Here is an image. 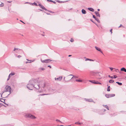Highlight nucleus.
Segmentation results:
<instances>
[{
    "label": "nucleus",
    "instance_id": "nucleus-1",
    "mask_svg": "<svg viewBox=\"0 0 126 126\" xmlns=\"http://www.w3.org/2000/svg\"><path fill=\"white\" fill-rule=\"evenodd\" d=\"M36 80H32L29 81V83L27 85V88L30 90H32L33 88V84L35 83Z\"/></svg>",
    "mask_w": 126,
    "mask_h": 126
},
{
    "label": "nucleus",
    "instance_id": "nucleus-2",
    "mask_svg": "<svg viewBox=\"0 0 126 126\" xmlns=\"http://www.w3.org/2000/svg\"><path fill=\"white\" fill-rule=\"evenodd\" d=\"M4 89L5 90V91H6V92L8 91L10 93L8 95L11 93V88L10 86L8 85H6Z\"/></svg>",
    "mask_w": 126,
    "mask_h": 126
},
{
    "label": "nucleus",
    "instance_id": "nucleus-3",
    "mask_svg": "<svg viewBox=\"0 0 126 126\" xmlns=\"http://www.w3.org/2000/svg\"><path fill=\"white\" fill-rule=\"evenodd\" d=\"M24 116L26 117L30 118L32 119H34L36 117L30 114L26 113L25 114Z\"/></svg>",
    "mask_w": 126,
    "mask_h": 126
},
{
    "label": "nucleus",
    "instance_id": "nucleus-4",
    "mask_svg": "<svg viewBox=\"0 0 126 126\" xmlns=\"http://www.w3.org/2000/svg\"><path fill=\"white\" fill-rule=\"evenodd\" d=\"M35 80H36V81H35V83L33 84V88L34 87V88H35L36 89H38L40 88L39 85L38 84H35V83H36V81L37 82H38V81H37V79H35Z\"/></svg>",
    "mask_w": 126,
    "mask_h": 126
},
{
    "label": "nucleus",
    "instance_id": "nucleus-5",
    "mask_svg": "<svg viewBox=\"0 0 126 126\" xmlns=\"http://www.w3.org/2000/svg\"><path fill=\"white\" fill-rule=\"evenodd\" d=\"M41 62L43 63H47L50 62L51 60H50L49 59H46L45 60H42V59H41Z\"/></svg>",
    "mask_w": 126,
    "mask_h": 126
},
{
    "label": "nucleus",
    "instance_id": "nucleus-6",
    "mask_svg": "<svg viewBox=\"0 0 126 126\" xmlns=\"http://www.w3.org/2000/svg\"><path fill=\"white\" fill-rule=\"evenodd\" d=\"M62 78V77H60L57 78H55V79L56 80H57L58 81H60Z\"/></svg>",
    "mask_w": 126,
    "mask_h": 126
},
{
    "label": "nucleus",
    "instance_id": "nucleus-7",
    "mask_svg": "<svg viewBox=\"0 0 126 126\" xmlns=\"http://www.w3.org/2000/svg\"><path fill=\"white\" fill-rule=\"evenodd\" d=\"M84 100L85 101L88 102H93V100L91 98L88 99L84 98Z\"/></svg>",
    "mask_w": 126,
    "mask_h": 126
},
{
    "label": "nucleus",
    "instance_id": "nucleus-8",
    "mask_svg": "<svg viewBox=\"0 0 126 126\" xmlns=\"http://www.w3.org/2000/svg\"><path fill=\"white\" fill-rule=\"evenodd\" d=\"M73 76L71 74L70 75L67 76V80H69H69H70L71 79H73V77H72V78H71L70 77V76Z\"/></svg>",
    "mask_w": 126,
    "mask_h": 126
},
{
    "label": "nucleus",
    "instance_id": "nucleus-9",
    "mask_svg": "<svg viewBox=\"0 0 126 126\" xmlns=\"http://www.w3.org/2000/svg\"><path fill=\"white\" fill-rule=\"evenodd\" d=\"M95 48L96 49L97 51H100V52H101L102 53V54L103 52H102L101 51V49L100 48H99L96 46L95 47Z\"/></svg>",
    "mask_w": 126,
    "mask_h": 126
},
{
    "label": "nucleus",
    "instance_id": "nucleus-10",
    "mask_svg": "<svg viewBox=\"0 0 126 126\" xmlns=\"http://www.w3.org/2000/svg\"><path fill=\"white\" fill-rule=\"evenodd\" d=\"M40 87L41 88H44L45 86V83H44V82H42V84H40Z\"/></svg>",
    "mask_w": 126,
    "mask_h": 126
},
{
    "label": "nucleus",
    "instance_id": "nucleus-11",
    "mask_svg": "<svg viewBox=\"0 0 126 126\" xmlns=\"http://www.w3.org/2000/svg\"><path fill=\"white\" fill-rule=\"evenodd\" d=\"M101 74H98L97 75V76L98 77L97 79H101L102 77H101Z\"/></svg>",
    "mask_w": 126,
    "mask_h": 126
},
{
    "label": "nucleus",
    "instance_id": "nucleus-12",
    "mask_svg": "<svg viewBox=\"0 0 126 126\" xmlns=\"http://www.w3.org/2000/svg\"><path fill=\"white\" fill-rule=\"evenodd\" d=\"M93 17L95 19V20H96V21H97L98 22V23H100V21L99 20V19L96 18L95 17V16H94V15H93Z\"/></svg>",
    "mask_w": 126,
    "mask_h": 126
},
{
    "label": "nucleus",
    "instance_id": "nucleus-13",
    "mask_svg": "<svg viewBox=\"0 0 126 126\" xmlns=\"http://www.w3.org/2000/svg\"><path fill=\"white\" fill-rule=\"evenodd\" d=\"M95 14L97 16L100 17V15L99 14V13L97 11H95L94 12Z\"/></svg>",
    "mask_w": 126,
    "mask_h": 126
},
{
    "label": "nucleus",
    "instance_id": "nucleus-14",
    "mask_svg": "<svg viewBox=\"0 0 126 126\" xmlns=\"http://www.w3.org/2000/svg\"><path fill=\"white\" fill-rule=\"evenodd\" d=\"M88 9L90 11L92 12H94V9L92 8H88Z\"/></svg>",
    "mask_w": 126,
    "mask_h": 126
},
{
    "label": "nucleus",
    "instance_id": "nucleus-15",
    "mask_svg": "<svg viewBox=\"0 0 126 126\" xmlns=\"http://www.w3.org/2000/svg\"><path fill=\"white\" fill-rule=\"evenodd\" d=\"M121 70L126 72V69L124 67H123L121 69Z\"/></svg>",
    "mask_w": 126,
    "mask_h": 126
},
{
    "label": "nucleus",
    "instance_id": "nucleus-16",
    "mask_svg": "<svg viewBox=\"0 0 126 126\" xmlns=\"http://www.w3.org/2000/svg\"><path fill=\"white\" fill-rule=\"evenodd\" d=\"M81 12L82 13L84 14H85L86 13V11L83 9H82V10Z\"/></svg>",
    "mask_w": 126,
    "mask_h": 126
},
{
    "label": "nucleus",
    "instance_id": "nucleus-17",
    "mask_svg": "<svg viewBox=\"0 0 126 126\" xmlns=\"http://www.w3.org/2000/svg\"><path fill=\"white\" fill-rule=\"evenodd\" d=\"M105 96L107 98H109V97H110V94H106L105 95Z\"/></svg>",
    "mask_w": 126,
    "mask_h": 126
},
{
    "label": "nucleus",
    "instance_id": "nucleus-18",
    "mask_svg": "<svg viewBox=\"0 0 126 126\" xmlns=\"http://www.w3.org/2000/svg\"><path fill=\"white\" fill-rule=\"evenodd\" d=\"M40 8H42V9L45 10H47V9L42 5L41 6Z\"/></svg>",
    "mask_w": 126,
    "mask_h": 126
},
{
    "label": "nucleus",
    "instance_id": "nucleus-19",
    "mask_svg": "<svg viewBox=\"0 0 126 126\" xmlns=\"http://www.w3.org/2000/svg\"><path fill=\"white\" fill-rule=\"evenodd\" d=\"M5 100H4L3 98H0V101L1 102H3V103L5 101Z\"/></svg>",
    "mask_w": 126,
    "mask_h": 126
},
{
    "label": "nucleus",
    "instance_id": "nucleus-20",
    "mask_svg": "<svg viewBox=\"0 0 126 126\" xmlns=\"http://www.w3.org/2000/svg\"><path fill=\"white\" fill-rule=\"evenodd\" d=\"M63 80L64 81V82H69V80H65V77H64L63 79Z\"/></svg>",
    "mask_w": 126,
    "mask_h": 126
},
{
    "label": "nucleus",
    "instance_id": "nucleus-21",
    "mask_svg": "<svg viewBox=\"0 0 126 126\" xmlns=\"http://www.w3.org/2000/svg\"><path fill=\"white\" fill-rule=\"evenodd\" d=\"M103 106H104L105 108H106L108 110H109V108L108 106L107 105H103Z\"/></svg>",
    "mask_w": 126,
    "mask_h": 126
},
{
    "label": "nucleus",
    "instance_id": "nucleus-22",
    "mask_svg": "<svg viewBox=\"0 0 126 126\" xmlns=\"http://www.w3.org/2000/svg\"><path fill=\"white\" fill-rule=\"evenodd\" d=\"M75 124H79L80 125L81 124H82V123H79V122H76L75 123Z\"/></svg>",
    "mask_w": 126,
    "mask_h": 126
},
{
    "label": "nucleus",
    "instance_id": "nucleus-23",
    "mask_svg": "<svg viewBox=\"0 0 126 126\" xmlns=\"http://www.w3.org/2000/svg\"><path fill=\"white\" fill-rule=\"evenodd\" d=\"M116 83H117L119 85H121L122 84L121 83L119 82H116Z\"/></svg>",
    "mask_w": 126,
    "mask_h": 126
},
{
    "label": "nucleus",
    "instance_id": "nucleus-24",
    "mask_svg": "<svg viewBox=\"0 0 126 126\" xmlns=\"http://www.w3.org/2000/svg\"><path fill=\"white\" fill-rule=\"evenodd\" d=\"M94 84H101V83L98 81H96V82L94 83Z\"/></svg>",
    "mask_w": 126,
    "mask_h": 126
},
{
    "label": "nucleus",
    "instance_id": "nucleus-25",
    "mask_svg": "<svg viewBox=\"0 0 126 126\" xmlns=\"http://www.w3.org/2000/svg\"><path fill=\"white\" fill-rule=\"evenodd\" d=\"M4 5V3L1 2V4H0V7H3Z\"/></svg>",
    "mask_w": 126,
    "mask_h": 126
},
{
    "label": "nucleus",
    "instance_id": "nucleus-26",
    "mask_svg": "<svg viewBox=\"0 0 126 126\" xmlns=\"http://www.w3.org/2000/svg\"><path fill=\"white\" fill-rule=\"evenodd\" d=\"M113 82L114 80L112 79L110 80L109 81V82L110 83H112Z\"/></svg>",
    "mask_w": 126,
    "mask_h": 126
},
{
    "label": "nucleus",
    "instance_id": "nucleus-27",
    "mask_svg": "<svg viewBox=\"0 0 126 126\" xmlns=\"http://www.w3.org/2000/svg\"><path fill=\"white\" fill-rule=\"evenodd\" d=\"M110 86H108V88H107V91H108L109 92L110 91Z\"/></svg>",
    "mask_w": 126,
    "mask_h": 126
},
{
    "label": "nucleus",
    "instance_id": "nucleus-28",
    "mask_svg": "<svg viewBox=\"0 0 126 126\" xmlns=\"http://www.w3.org/2000/svg\"><path fill=\"white\" fill-rule=\"evenodd\" d=\"M76 81H78V82H81L82 81V80H79V79H76Z\"/></svg>",
    "mask_w": 126,
    "mask_h": 126
},
{
    "label": "nucleus",
    "instance_id": "nucleus-29",
    "mask_svg": "<svg viewBox=\"0 0 126 126\" xmlns=\"http://www.w3.org/2000/svg\"><path fill=\"white\" fill-rule=\"evenodd\" d=\"M115 96V94H110V97H113Z\"/></svg>",
    "mask_w": 126,
    "mask_h": 126
},
{
    "label": "nucleus",
    "instance_id": "nucleus-30",
    "mask_svg": "<svg viewBox=\"0 0 126 126\" xmlns=\"http://www.w3.org/2000/svg\"><path fill=\"white\" fill-rule=\"evenodd\" d=\"M15 75V73H10L9 75H10V76H13V75Z\"/></svg>",
    "mask_w": 126,
    "mask_h": 126
},
{
    "label": "nucleus",
    "instance_id": "nucleus-31",
    "mask_svg": "<svg viewBox=\"0 0 126 126\" xmlns=\"http://www.w3.org/2000/svg\"><path fill=\"white\" fill-rule=\"evenodd\" d=\"M70 41L71 42H73L74 41V40L72 38H71V39Z\"/></svg>",
    "mask_w": 126,
    "mask_h": 126
},
{
    "label": "nucleus",
    "instance_id": "nucleus-32",
    "mask_svg": "<svg viewBox=\"0 0 126 126\" xmlns=\"http://www.w3.org/2000/svg\"><path fill=\"white\" fill-rule=\"evenodd\" d=\"M57 2H58L59 3H61L62 2V1H60V0H58L57 1Z\"/></svg>",
    "mask_w": 126,
    "mask_h": 126
},
{
    "label": "nucleus",
    "instance_id": "nucleus-33",
    "mask_svg": "<svg viewBox=\"0 0 126 126\" xmlns=\"http://www.w3.org/2000/svg\"><path fill=\"white\" fill-rule=\"evenodd\" d=\"M56 121H57L58 122H61V121L59 120L58 119H56Z\"/></svg>",
    "mask_w": 126,
    "mask_h": 126
},
{
    "label": "nucleus",
    "instance_id": "nucleus-34",
    "mask_svg": "<svg viewBox=\"0 0 126 126\" xmlns=\"http://www.w3.org/2000/svg\"><path fill=\"white\" fill-rule=\"evenodd\" d=\"M10 77H11V76H10V75H9V76H8V79H7V80H8L10 78Z\"/></svg>",
    "mask_w": 126,
    "mask_h": 126
},
{
    "label": "nucleus",
    "instance_id": "nucleus-35",
    "mask_svg": "<svg viewBox=\"0 0 126 126\" xmlns=\"http://www.w3.org/2000/svg\"><path fill=\"white\" fill-rule=\"evenodd\" d=\"M117 77V76L116 75H114L113 78H115Z\"/></svg>",
    "mask_w": 126,
    "mask_h": 126
},
{
    "label": "nucleus",
    "instance_id": "nucleus-36",
    "mask_svg": "<svg viewBox=\"0 0 126 126\" xmlns=\"http://www.w3.org/2000/svg\"><path fill=\"white\" fill-rule=\"evenodd\" d=\"M108 77L110 78H111L112 79H113V77L112 76H110V75H109L108 76Z\"/></svg>",
    "mask_w": 126,
    "mask_h": 126
},
{
    "label": "nucleus",
    "instance_id": "nucleus-37",
    "mask_svg": "<svg viewBox=\"0 0 126 126\" xmlns=\"http://www.w3.org/2000/svg\"><path fill=\"white\" fill-rule=\"evenodd\" d=\"M73 76V78H78V77L77 76Z\"/></svg>",
    "mask_w": 126,
    "mask_h": 126
},
{
    "label": "nucleus",
    "instance_id": "nucleus-38",
    "mask_svg": "<svg viewBox=\"0 0 126 126\" xmlns=\"http://www.w3.org/2000/svg\"><path fill=\"white\" fill-rule=\"evenodd\" d=\"M6 91H5V90L4 89V90L3 91H2L1 93L3 94L5 92H6Z\"/></svg>",
    "mask_w": 126,
    "mask_h": 126
},
{
    "label": "nucleus",
    "instance_id": "nucleus-39",
    "mask_svg": "<svg viewBox=\"0 0 126 126\" xmlns=\"http://www.w3.org/2000/svg\"><path fill=\"white\" fill-rule=\"evenodd\" d=\"M109 68L111 71H112L113 68L112 67H109Z\"/></svg>",
    "mask_w": 126,
    "mask_h": 126
},
{
    "label": "nucleus",
    "instance_id": "nucleus-40",
    "mask_svg": "<svg viewBox=\"0 0 126 126\" xmlns=\"http://www.w3.org/2000/svg\"><path fill=\"white\" fill-rule=\"evenodd\" d=\"M48 94H41V95H48Z\"/></svg>",
    "mask_w": 126,
    "mask_h": 126
},
{
    "label": "nucleus",
    "instance_id": "nucleus-41",
    "mask_svg": "<svg viewBox=\"0 0 126 126\" xmlns=\"http://www.w3.org/2000/svg\"><path fill=\"white\" fill-rule=\"evenodd\" d=\"M33 4H34V5H35L37 6V4L36 3H35V2H34V3Z\"/></svg>",
    "mask_w": 126,
    "mask_h": 126
},
{
    "label": "nucleus",
    "instance_id": "nucleus-42",
    "mask_svg": "<svg viewBox=\"0 0 126 126\" xmlns=\"http://www.w3.org/2000/svg\"><path fill=\"white\" fill-rule=\"evenodd\" d=\"M41 69L42 70H44L45 69L44 68H41Z\"/></svg>",
    "mask_w": 126,
    "mask_h": 126
},
{
    "label": "nucleus",
    "instance_id": "nucleus-43",
    "mask_svg": "<svg viewBox=\"0 0 126 126\" xmlns=\"http://www.w3.org/2000/svg\"><path fill=\"white\" fill-rule=\"evenodd\" d=\"M89 61H94V60H92V59H89Z\"/></svg>",
    "mask_w": 126,
    "mask_h": 126
},
{
    "label": "nucleus",
    "instance_id": "nucleus-44",
    "mask_svg": "<svg viewBox=\"0 0 126 126\" xmlns=\"http://www.w3.org/2000/svg\"><path fill=\"white\" fill-rule=\"evenodd\" d=\"M47 1H50V2H53V1H52V0H47Z\"/></svg>",
    "mask_w": 126,
    "mask_h": 126
},
{
    "label": "nucleus",
    "instance_id": "nucleus-45",
    "mask_svg": "<svg viewBox=\"0 0 126 126\" xmlns=\"http://www.w3.org/2000/svg\"><path fill=\"white\" fill-rule=\"evenodd\" d=\"M21 56H20V55H18L17 56V57L18 58H20V57H21Z\"/></svg>",
    "mask_w": 126,
    "mask_h": 126
},
{
    "label": "nucleus",
    "instance_id": "nucleus-46",
    "mask_svg": "<svg viewBox=\"0 0 126 126\" xmlns=\"http://www.w3.org/2000/svg\"><path fill=\"white\" fill-rule=\"evenodd\" d=\"M16 49H18V48H14V51H15Z\"/></svg>",
    "mask_w": 126,
    "mask_h": 126
},
{
    "label": "nucleus",
    "instance_id": "nucleus-47",
    "mask_svg": "<svg viewBox=\"0 0 126 126\" xmlns=\"http://www.w3.org/2000/svg\"><path fill=\"white\" fill-rule=\"evenodd\" d=\"M53 2V3H54V4H56V2L55 1H53V2Z\"/></svg>",
    "mask_w": 126,
    "mask_h": 126
},
{
    "label": "nucleus",
    "instance_id": "nucleus-48",
    "mask_svg": "<svg viewBox=\"0 0 126 126\" xmlns=\"http://www.w3.org/2000/svg\"><path fill=\"white\" fill-rule=\"evenodd\" d=\"M112 29H111L110 30V32H111V33H112Z\"/></svg>",
    "mask_w": 126,
    "mask_h": 126
},
{
    "label": "nucleus",
    "instance_id": "nucleus-49",
    "mask_svg": "<svg viewBox=\"0 0 126 126\" xmlns=\"http://www.w3.org/2000/svg\"><path fill=\"white\" fill-rule=\"evenodd\" d=\"M3 104H1V103H0V106H3Z\"/></svg>",
    "mask_w": 126,
    "mask_h": 126
},
{
    "label": "nucleus",
    "instance_id": "nucleus-50",
    "mask_svg": "<svg viewBox=\"0 0 126 126\" xmlns=\"http://www.w3.org/2000/svg\"><path fill=\"white\" fill-rule=\"evenodd\" d=\"M89 59H88V58H87L85 60V61H88V60L89 61Z\"/></svg>",
    "mask_w": 126,
    "mask_h": 126
},
{
    "label": "nucleus",
    "instance_id": "nucleus-51",
    "mask_svg": "<svg viewBox=\"0 0 126 126\" xmlns=\"http://www.w3.org/2000/svg\"><path fill=\"white\" fill-rule=\"evenodd\" d=\"M4 103L5 104V105H7V106H8V104H6L5 103V102H4V103Z\"/></svg>",
    "mask_w": 126,
    "mask_h": 126
},
{
    "label": "nucleus",
    "instance_id": "nucleus-52",
    "mask_svg": "<svg viewBox=\"0 0 126 126\" xmlns=\"http://www.w3.org/2000/svg\"><path fill=\"white\" fill-rule=\"evenodd\" d=\"M48 67H49L50 68H51V66L50 65H49L48 66Z\"/></svg>",
    "mask_w": 126,
    "mask_h": 126
},
{
    "label": "nucleus",
    "instance_id": "nucleus-53",
    "mask_svg": "<svg viewBox=\"0 0 126 126\" xmlns=\"http://www.w3.org/2000/svg\"><path fill=\"white\" fill-rule=\"evenodd\" d=\"M42 5H41L40 4H39L38 6H40V7H41V6Z\"/></svg>",
    "mask_w": 126,
    "mask_h": 126
},
{
    "label": "nucleus",
    "instance_id": "nucleus-54",
    "mask_svg": "<svg viewBox=\"0 0 126 126\" xmlns=\"http://www.w3.org/2000/svg\"><path fill=\"white\" fill-rule=\"evenodd\" d=\"M96 82V81H93L92 82V83H94Z\"/></svg>",
    "mask_w": 126,
    "mask_h": 126
},
{
    "label": "nucleus",
    "instance_id": "nucleus-55",
    "mask_svg": "<svg viewBox=\"0 0 126 126\" xmlns=\"http://www.w3.org/2000/svg\"><path fill=\"white\" fill-rule=\"evenodd\" d=\"M122 26V25L121 24L120 25V26L118 27V28H119L121 26Z\"/></svg>",
    "mask_w": 126,
    "mask_h": 126
},
{
    "label": "nucleus",
    "instance_id": "nucleus-56",
    "mask_svg": "<svg viewBox=\"0 0 126 126\" xmlns=\"http://www.w3.org/2000/svg\"><path fill=\"white\" fill-rule=\"evenodd\" d=\"M8 3H10L11 2V1H8Z\"/></svg>",
    "mask_w": 126,
    "mask_h": 126
},
{
    "label": "nucleus",
    "instance_id": "nucleus-57",
    "mask_svg": "<svg viewBox=\"0 0 126 126\" xmlns=\"http://www.w3.org/2000/svg\"><path fill=\"white\" fill-rule=\"evenodd\" d=\"M89 81H90V82H93V81H92L91 80H90Z\"/></svg>",
    "mask_w": 126,
    "mask_h": 126
},
{
    "label": "nucleus",
    "instance_id": "nucleus-58",
    "mask_svg": "<svg viewBox=\"0 0 126 126\" xmlns=\"http://www.w3.org/2000/svg\"><path fill=\"white\" fill-rule=\"evenodd\" d=\"M34 60H33L31 61H32V62H33L34 61Z\"/></svg>",
    "mask_w": 126,
    "mask_h": 126
},
{
    "label": "nucleus",
    "instance_id": "nucleus-59",
    "mask_svg": "<svg viewBox=\"0 0 126 126\" xmlns=\"http://www.w3.org/2000/svg\"><path fill=\"white\" fill-rule=\"evenodd\" d=\"M115 69V71H116V70H118V69Z\"/></svg>",
    "mask_w": 126,
    "mask_h": 126
},
{
    "label": "nucleus",
    "instance_id": "nucleus-60",
    "mask_svg": "<svg viewBox=\"0 0 126 126\" xmlns=\"http://www.w3.org/2000/svg\"><path fill=\"white\" fill-rule=\"evenodd\" d=\"M2 94H3L2 93L0 94L1 95H2Z\"/></svg>",
    "mask_w": 126,
    "mask_h": 126
},
{
    "label": "nucleus",
    "instance_id": "nucleus-61",
    "mask_svg": "<svg viewBox=\"0 0 126 126\" xmlns=\"http://www.w3.org/2000/svg\"><path fill=\"white\" fill-rule=\"evenodd\" d=\"M28 63V62H26V63Z\"/></svg>",
    "mask_w": 126,
    "mask_h": 126
},
{
    "label": "nucleus",
    "instance_id": "nucleus-62",
    "mask_svg": "<svg viewBox=\"0 0 126 126\" xmlns=\"http://www.w3.org/2000/svg\"><path fill=\"white\" fill-rule=\"evenodd\" d=\"M97 11H100V9H97Z\"/></svg>",
    "mask_w": 126,
    "mask_h": 126
},
{
    "label": "nucleus",
    "instance_id": "nucleus-63",
    "mask_svg": "<svg viewBox=\"0 0 126 126\" xmlns=\"http://www.w3.org/2000/svg\"><path fill=\"white\" fill-rule=\"evenodd\" d=\"M72 55H69V56H68L69 57H70Z\"/></svg>",
    "mask_w": 126,
    "mask_h": 126
},
{
    "label": "nucleus",
    "instance_id": "nucleus-64",
    "mask_svg": "<svg viewBox=\"0 0 126 126\" xmlns=\"http://www.w3.org/2000/svg\"><path fill=\"white\" fill-rule=\"evenodd\" d=\"M63 126V125H61L59 126Z\"/></svg>",
    "mask_w": 126,
    "mask_h": 126
}]
</instances>
